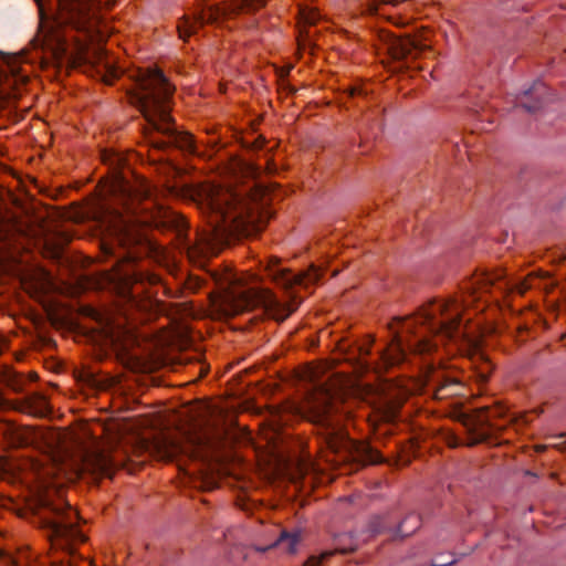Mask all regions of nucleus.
Here are the masks:
<instances>
[{
    "instance_id": "f257e3e1",
    "label": "nucleus",
    "mask_w": 566,
    "mask_h": 566,
    "mask_svg": "<svg viewBox=\"0 0 566 566\" xmlns=\"http://www.w3.org/2000/svg\"><path fill=\"white\" fill-rule=\"evenodd\" d=\"M174 87L159 70H147L142 73L132 102L144 116L143 136L154 149L166 151L176 148L186 153H195L191 135L180 132L170 115V99Z\"/></svg>"
},
{
    "instance_id": "f03ea898",
    "label": "nucleus",
    "mask_w": 566,
    "mask_h": 566,
    "mask_svg": "<svg viewBox=\"0 0 566 566\" xmlns=\"http://www.w3.org/2000/svg\"><path fill=\"white\" fill-rule=\"evenodd\" d=\"M463 304L458 300L433 301L423 306L418 315L401 321V329L408 334L406 338L396 333L395 340L387 350H381L378 358L384 367L402 363L408 353L427 354L436 345L429 335L453 339L461 335Z\"/></svg>"
},
{
    "instance_id": "7ed1b4c3",
    "label": "nucleus",
    "mask_w": 566,
    "mask_h": 566,
    "mask_svg": "<svg viewBox=\"0 0 566 566\" xmlns=\"http://www.w3.org/2000/svg\"><path fill=\"white\" fill-rule=\"evenodd\" d=\"M305 415L321 430L327 448L342 454L344 460L361 464L376 463L379 460V455L368 444L347 437L340 424L337 398L326 385H314L308 394Z\"/></svg>"
},
{
    "instance_id": "20e7f679",
    "label": "nucleus",
    "mask_w": 566,
    "mask_h": 566,
    "mask_svg": "<svg viewBox=\"0 0 566 566\" xmlns=\"http://www.w3.org/2000/svg\"><path fill=\"white\" fill-rule=\"evenodd\" d=\"M258 209L256 203L242 192L230 189L211 191L202 203L210 228L200 235V243L208 245L256 227L261 219Z\"/></svg>"
},
{
    "instance_id": "39448f33",
    "label": "nucleus",
    "mask_w": 566,
    "mask_h": 566,
    "mask_svg": "<svg viewBox=\"0 0 566 566\" xmlns=\"http://www.w3.org/2000/svg\"><path fill=\"white\" fill-rule=\"evenodd\" d=\"M34 1L40 17V36L43 45L52 50H63L66 42L63 29L66 27L92 39L98 27L93 2L108 8L115 3V0H55V6L48 8L43 0Z\"/></svg>"
},
{
    "instance_id": "423d86ee",
    "label": "nucleus",
    "mask_w": 566,
    "mask_h": 566,
    "mask_svg": "<svg viewBox=\"0 0 566 566\" xmlns=\"http://www.w3.org/2000/svg\"><path fill=\"white\" fill-rule=\"evenodd\" d=\"M217 284L227 287L223 311L227 315H239L255 307L264 308L273 318L284 321L301 304V298L291 294L287 303L281 302L271 291L263 287L235 289V277L231 273L214 274Z\"/></svg>"
},
{
    "instance_id": "0eeeda50",
    "label": "nucleus",
    "mask_w": 566,
    "mask_h": 566,
    "mask_svg": "<svg viewBox=\"0 0 566 566\" xmlns=\"http://www.w3.org/2000/svg\"><path fill=\"white\" fill-rule=\"evenodd\" d=\"M266 0H233L223 4H201L191 19L184 15L177 25L179 38L186 41L187 38L195 34L199 27L205 24L219 25L228 18L241 12H250L265 6Z\"/></svg>"
},
{
    "instance_id": "6e6552de",
    "label": "nucleus",
    "mask_w": 566,
    "mask_h": 566,
    "mask_svg": "<svg viewBox=\"0 0 566 566\" xmlns=\"http://www.w3.org/2000/svg\"><path fill=\"white\" fill-rule=\"evenodd\" d=\"M269 275L272 280L284 290H291L294 286L307 287L319 280L321 273L315 266H311L307 271L301 273H292L290 270L280 266L277 259H272L268 266Z\"/></svg>"
},
{
    "instance_id": "1a4fd4ad",
    "label": "nucleus",
    "mask_w": 566,
    "mask_h": 566,
    "mask_svg": "<svg viewBox=\"0 0 566 566\" xmlns=\"http://www.w3.org/2000/svg\"><path fill=\"white\" fill-rule=\"evenodd\" d=\"M384 44L389 55L395 61H409L419 57L428 45L420 43L419 41L406 35H395L386 33L382 38Z\"/></svg>"
},
{
    "instance_id": "9d476101",
    "label": "nucleus",
    "mask_w": 566,
    "mask_h": 566,
    "mask_svg": "<svg viewBox=\"0 0 566 566\" xmlns=\"http://www.w3.org/2000/svg\"><path fill=\"white\" fill-rule=\"evenodd\" d=\"M0 410H19L38 417H44L50 412V405L44 395L33 392L20 401L9 400L0 390Z\"/></svg>"
},
{
    "instance_id": "9b49d317",
    "label": "nucleus",
    "mask_w": 566,
    "mask_h": 566,
    "mask_svg": "<svg viewBox=\"0 0 566 566\" xmlns=\"http://www.w3.org/2000/svg\"><path fill=\"white\" fill-rule=\"evenodd\" d=\"M119 465L120 462L105 451H90L85 453L82 461L83 472L98 478H112Z\"/></svg>"
},
{
    "instance_id": "f8f14e48",
    "label": "nucleus",
    "mask_w": 566,
    "mask_h": 566,
    "mask_svg": "<svg viewBox=\"0 0 566 566\" xmlns=\"http://www.w3.org/2000/svg\"><path fill=\"white\" fill-rule=\"evenodd\" d=\"M453 417L460 421L472 436H474L471 444H476L488 438L485 429L490 426L491 421L488 408L476 410L474 413H467L458 410L454 412Z\"/></svg>"
},
{
    "instance_id": "ddd939ff",
    "label": "nucleus",
    "mask_w": 566,
    "mask_h": 566,
    "mask_svg": "<svg viewBox=\"0 0 566 566\" xmlns=\"http://www.w3.org/2000/svg\"><path fill=\"white\" fill-rule=\"evenodd\" d=\"M552 101V94L545 83L536 81L517 96V103L528 113H536Z\"/></svg>"
},
{
    "instance_id": "4468645a",
    "label": "nucleus",
    "mask_w": 566,
    "mask_h": 566,
    "mask_svg": "<svg viewBox=\"0 0 566 566\" xmlns=\"http://www.w3.org/2000/svg\"><path fill=\"white\" fill-rule=\"evenodd\" d=\"M160 279L156 274L147 273L143 270H133L132 273H127L125 282L127 285V300L133 304H138L137 296L144 292L139 290V286L144 289L145 284L155 285L159 283Z\"/></svg>"
},
{
    "instance_id": "2eb2a0df",
    "label": "nucleus",
    "mask_w": 566,
    "mask_h": 566,
    "mask_svg": "<svg viewBox=\"0 0 566 566\" xmlns=\"http://www.w3.org/2000/svg\"><path fill=\"white\" fill-rule=\"evenodd\" d=\"M429 386L432 388L433 397L438 400L460 396L464 390V386L460 381L442 375L433 376Z\"/></svg>"
},
{
    "instance_id": "dca6fc26",
    "label": "nucleus",
    "mask_w": 566,
    "mask_h": 566,
    "mask_svg": "<svg viewBox=\"0 0 566 566\" xmlns=\"http://www.w3.org/2000/svg\"><path fill=\"white\" fill-rule=\"evenodd\" d=\"M492 287L503 291L506 282L500 273L482 272L476 274L471 283L472 296L476 293L488 292Z\"/></svg>"
},
{
    "instance_id": "f3484780",
    "label": "nucleus",
    "mask_w": 566,
    "mask_h": 566,
    "mask_svg": "<svg viewBox=\"0 0 566 566\" xmlns=\"http://www.w3.org/2000/svg\"><path fill=\"white\" fill-rule=\"evenodd\" d=\"M367 532L371 536L390 533L392 535V539L398 538V537H395L396 528H394V526H392V522L390 520L389 514L373 516L368 521Z\"/></svg>"
},
{
    "instance_id": "a211bd4d",
    "label": "nucleus",
    "mask_w": 566,
    "mask_h": 566,
    "mask_svg": "<svg viewBox=\"0 0 566 566\" xmlns=\"http://www.w3.org/2000/svg\"><path fill=\"white\" fill-rule=\"evenodd\" d=\"M300 541H301V531L300 530H294V531L282 530L280 532L279 537L271 545V547L280 546V547L284 548L287 553L293 554V553H295L296 545L298 544ZM269 548H270V546H269ZM266 549H268V547L259 548V551H261V552H265Z\"/></svg>"
},
{
    "instance_id": "6ab92c4d",
    "label": "nucleus",
    "mask_w": 566,
    "mask_h": 566,
    "mask_svg": "<svg viewBox=\"0 0 566 566\" xmlns=\"http://www.w3.org/2000/svg\"><path fill=\"white\" fill-rule=\"evenodd\" d=\"M373 345V340L367 338L364 343L355 345L354 353L347 359L355 360L357 365L364 369L368 370L374 367V365L378 364L377 361H368L367 357L370 355V348Z\"/></svg>"
},
{
    "instance_id": "aec40b11",
    "label": "nucleus",
    "mask_w": 566,
    "mask_h": 566,
    "mask_svg": "<svg viewBox=\"0 0 566 566\" xmlns=\"http://www.w3.org/2000/svg\"><path fill=\"white\" fill-rule=\"evenodd\" d=\"M420 516L415 513H410L398 524L395 537H408L412 535L420 527Z\"/></svg>"
},
{
    "instance_id": "412c9836",
    "label": "nucleus",
    "mask_w": 566,
    "mask_h": 566,
    "mask_svg": "<svg viewBox=\"0 0 566 566\" xmlns=\"http://www.w3.org/2000/svg\"><path fill=\"white\" fill-rule=\"evenodd\" d=\"M0 381L14 392H21L23 389L22 377L8 366H4L0 374Z\"/></svg>"
},
{
    "instance_id": "4be33fe9",
    "label": "nucleus",
    "mask_w": 566,
    "mask_h": 566,
    "mask_svg": "<svg viewBox=\"0 0 566 566\" xmlns=\"http://www.w3.org/2000/svg\"><path fill=\"white\" fill-rule=\"evenodd\" d=\"M335 545V551L342 554L354 552L358 546L352 534L338 536Z\"/></svg>"
},
{
    "instance_id": "5701e85b",
    "label": "nucleus",
    "mask_w": 566,
    "mask_h": 566,
    "mask_svg": "<svg viewBox=\"0 0 566 566\" xmlns=\"http://www.w3.org/2000/svg\"><path fill=\"white\" fill-rule=\"evenodd\" d=\"M168 222L175 223L177 235L184 240L185 248L190 251L191 250V242L190 239H188V226L185 220L181 218H175L171 217Z\"/></svg>"
},
{
    "instance_id": "b1692460",
    "label": "nucleus",
    "mask_w": 566,
    "mask_h": 566,
    "mask_svg": "<svg viewBox=\"0 0 566 566\" xmlns=\"http://www.w3.org/2000/svg\"><path fill=\"white\" fill-rule=\"evenodd\" d=\"M104 55H105V53H104V51L101 48H95V49L92 50V55H90V53H86L83 59H85L90 63H91V60H92V65L93 66H95V65L96 66L103 65V67L105 70H108V67H109L108 63L107 62L104 63V61H103L104 60Z\"/></svg>"
},
{
    "instance_id": "393cba45",
    "label": "nucleus",
    "mask_w": 566,
    "mask_h": 566,
    "mask_svg": "<svg viewBox=\"0 0 566 566\" xmlns=\"http://www.w3.org/2000/svg\"><path fill=\"white\" fill-rule=\"evenodd\" d=\"M160 449L163 458L167 461H171L178 453L184 452V448L176 442H167Z\"/></svg>"
},
{
    "instance_id": "a878e982",
    "label": "nucleus",
    "mask_w": 566,
    "mask_h": 566,
    "mask_svg": "<svg viewBox=\"0 0 566 566\" xmlns=\"http://www.w3.org/2000/svg\"><path fill=\"white\" fill-rule=\"evenodd\" d=\"M298 14L304 24L312 25L318 20V13L311 8L300 7Z\"/></svg>"
},
{
    "instance_id": "bb28decb",
    "label": "nucleus",
    "mask_w": 566,
    "mask_h": 566,
    "mask_svg": "<svg viewBox=\"0 0 566 566\" xmlns=\"http://www.w3.org/2000/svg\"><path fill=\"white\" fill-rule=\"evenodd\" d=\"M400 403L396 401L388 402L384 417L386 420H394L398 416Z\"/></svg>"
},
{
    "instance_id": "cd10ccee",
    "label": "nucleus",
    "mask_w": 566,
    "mask_h": 566,
    "mask_svg": "<svg viewBox=\"0 0 566 566\" xmlns=\"http://www.w3.org/2000/svg\"><path fill=\"white\" fill-rule=\"evenodd\" d=\"M332 554H333L332 552H324L318 556L313 555V556L308 557V559L305 562L304 566H321V564L325 559L331 557Z\"/></svg>"
},
{
    "instance_id": "c85d7f7f",
    "label": "nucleus",
    "mask_w": 566,
    "mask_h": 566,
    "mask_svg": "<svg viewBox=\"0 0 566 566\" xmlns=\"http://www.w3.org/2000/svg\"><path fill=\"white\" fill-rule=\"evenodd\" d=\"M127 184L123 177H116V181L112 186V191H127Z\"/></svg>"
},
{
    "instance_id": "c756f323",
    "label": "nucleus",
    "mask_w": 566,
    "mask_h": 566,
    "mask_svg": "<svg viewBox=\"0 0 566 566\" xmlns=\"http://www.w3.org/2000/svg\"><path fill=\"white\" fill-rule=\"evenodd\" d=\"M103 161L107 165H117L120 161V158L117 155H107L103 154Z\"/></svg>"
},
{
    "instance_id": "7c9ffc66",
    "label": "nucleus",
    "mask_w": 566,
    "mask_h": 566,
    "mask_svg": "<svg viewBox=\"0 0 566 566\" xmlns=\"http://www.w3.org/2000/svg\"><path fill=\"white\" fill-rule=\"evenodd\" d=\"M151 222H153L154 227H156V228H158L159 226H164L166 223L165 220L158 221L157 217L154 218Z\"/></svg>"
},
{
    "instance_id": "2f4dec72",
    "label": "nucleus",
    "mask_w": 566,
    "mask_h": 566,
    "mask_svg": "<svg viewBox=\"0 0 566 566\" xmlns=\"http://www.w3.org/2000/svg\"><path fill=\"white\" fill-rule=\"evenodd\" d=\"M6 347V339L3 337H0V354L3 352Z\"/></svg>"
},
{
    "instance_id": "473e14b6",
    "label": "nucleus",
    "mask_w": 566,
    "mask_h": 566,
    "mask_svg": "<svg viewBox=\"0 0 566 566\" xmlns=\"http://www.w3.org/2000/svg\"><path fill=\"white\" fill-rule=\"evenodd\" d=\"M382 2H384V3H392V1H391V0H384Z\"/></svg>"
}]
</instances>
